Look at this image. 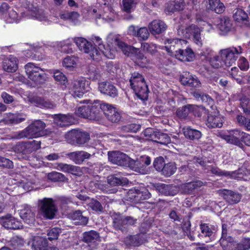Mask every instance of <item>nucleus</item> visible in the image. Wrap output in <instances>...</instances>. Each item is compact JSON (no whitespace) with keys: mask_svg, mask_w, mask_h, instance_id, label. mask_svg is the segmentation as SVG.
<instances>
[{"mask_svg":"<svg viewBox=\"0 0 250 250\" xmlns=\"http://www.w3.org/2000/svg\"><path fill=\"white\" fill-rule=\"evenodd\" d=\"M74 42L81 51L89 54L91 58L94 61H100L102 54L108 59H113L115 58L114 53L111 50L105 48L102 39L99 37H96L94 39V44L98 46V49L93 46L90 42L82 37L75 38Z\"/></svg>","mask_w":250,"mask_h":250,"instance_id":"obj_1","label":"nucleus"},{"mask_svg":"<svg viewBox=\"0 0 250 250\" xmlns=\"http://www.w3.org/2000/svg\"><path fill=\"white\" fill-rule=\"evenodd\" d=\"M165 44H170L169 47L164 46L165 49L170 56H174L179 60L184 62H192L195 59V54L188 46L185 48L182 45H187L188 42L182 39H167L165 40Z\"/></svg>","mask_w":250,"mask_h":250,"instance_id":"obj_2","label":"nucleus"},{"mask_svg":"<svg viewBox=\"0 0 250 250\" xmlns=\"http://www.w3.org/2000/svg\"><path fill=\"white\" fill-rule=\"evenodd\" d=\"M219 243L223 250L250 249V238H244L239 243L234 241L232 237L228 235L227 225L226 224L222 225V235Z\"/></svg>","mask_w":250,"mask_h":250,"instance_id":"obj_3","label":"nucleus"},{"mask_svg":"<svg viewBox=\"0 0 250 250\" xmlns=\"http://www.w3.org/2000/svg\"><path fill=\"white\" fill-rule=\"evenodd\" d=\"M129 82L131 88L137 97L142 101L147 100L149 91L144 77L139 73L135 72L132 73Z\"/></svg>","mask_w":250,"mask_h":250,"instance_id":"obj_4","label":"nucleus"},{"mask_svg":"<svg viewBox=\"0 0 250 250\" xmlns=\"http://www.w3.org/2000/svg\"><path fill=\"white\" fill-rule=\"evenodd\" d=\"M45 124L41 120H36L32 122L23 130L17 133L18 139L23 138H34L44 135Z\"/></svg>","mask_w":250,"mask_h":250,"instance_id":"obj_5","label":"nucleus"},{"mask_svg":"<svg viewBox=\"0 0 250 250\" xmlns=\"http://www.w3.org/2000/svg\"><path fill=\"white\" fill-rule=\"evenodd\" d=\"M109 160L113 164L119 166L129 167L135 171H139V167H136L139 164L137 161L130 160V158L124 153L119 151L108 152Z\"/></svg>","mask_w":250,"mask_h":250,"instance_id":"obj_6","label":"nucleus"},{"mask_svg":"<svg viewBox=\"0 0 250 250\" xmlns=\"http://www.w3.org/2000/svg\"><path fill=\"white\" fill-rule=\"evenodd\" d=\"M38 206L42 215L45 218H55L58 209L53 198L44 197L38 201Z\"/></svg>","mask_w":250,"mask_h":250,"instance_id":"obj_7","label":"nucleus"},{"mask_svg":"<svg viewBox=\"0 0 250 250\" xmlns=\"http://www.w3.org/2000/svg\"><path fill=\"white\" fill-rule=\"evenodd\" d=\"M25 70L28 78L36 84H42L46 81V75L44 71L34 63H27L25 65Z\"/></svg>","mask_w":250,"mask_h":250,"instance_id":"obj_8","label":"nucleus"},{"mask_svg":"<svg viewBox=\"0 0 250 250\" xmlns=\"http://www.w3.org/2000/svg\"><path fill=\"white\" fill-rule=\"evenodd\" d=\"M242 53L241 46L229 47L222 49L220 51L221 58L224 62V64L229 67L235 63L239 55Z\"/></svg>","mask_w":250,"mask_h":250,"instance_id":"obj_9","label":"nucleus"},{"mask_svg":"<svg viewBox=\"0 0 250 250\" xmlns=\"http://www.w3.org/2000/svg\"><path fill=\"white\" fill-rule=\"evenodd\" d=\"M126 56L129 57L138 65L142 68H146L150 64V61L145 56L142 51L134 46L129 47Z\"/></svg>","mask_w":250,"mask_h":250,"instance_id":"obj_10","label":"nucleus"},{"mask_svg":"<svg viewBox=\"0 0 250 250\" xmlns=\"http://www.w3.org/2000/svg\"><path fill=\"white\" fill-rule=\"evenodd\" d=\"M41 147V142L33 140L30 142H19L14 147V150L17 153L26 154L33 151H36Z\"/></svg>","mask_w":250,"mask_h":250,"instance_id":"obj_11","label":"nucleus"},{"mask_svg":"<svg viewBox=\"0 0 250 250\" xmlns=\"http://www.w3.org/2000/svg\"><path fill=\"white\" fill-rule=\"evenodd\" d=\"M137 219L131 216H122L117 215L114 217L112 226L116 230H120L122 232L126 230L129 226L136 223Z\"/></svg>","mask_w":250,"mask_h":250,"instance_id":"obj_12","label":"nucleus"},{"mask_svg":"<svg viewBox=\"0 0 250 250\" xmlns=\"http://www.w3.org/2000/svg\"><path fill=\"white\" fill-rule=\"evenodd\" d=\"M104 114L106 118L112 123H118L121 119V112L118 108L113 105L105 103L103 105Z\"/></svg>","mask_w":250,"mask_h":250,"instance_id":"obj_13","label":"nucleus"},{"mask_svg":"<svg viewBox=\"0 0 250 250\" xmlns=\"http://www.w3.org/2000/svg\"><path fill=\"white\" fill-rule=\"evenodd\" d=\"M244 133L238 129L232 130L229 132L228 135H225L224 139L228 143L242 148L244 146L242 141Z\"/></svg>","mask_w":250,"mask_h":250,"instance_id":"obj_14","label":"nucleus"},{"mask_svg":"<svg viewBox=\"0 0 250 250\" xmlns=\"http://www.w3.org/2000/svg\"><path fill=\"white\" fill-rule=\"evenodd\" d=\"M220 194L229 205H234L238 203L242 198L241 193L237 191H234L227 189L221 190Z\"/></svg>","mask_w":250,"mask_h":250,"instance_id":"obj_15","label":"nucleus"},{"mask_svg":"<svg viewBox=\"0 0 250 250\" xmlns=\"http://www.w3.org/2000/svg\"><path fill=\"white\" fill-rule=\"evenodd\" d=\"M105 105V103H102L100 101H95L93 103L89 104V120H98L102 113H104L105 108H103V105Z\"/></svg>","mask_w":250,"mask_h":250,"instance_id":"obj_16","label":"nucleus"},{"mask_svg":"<svg viewBox=\"0 0 250 250\" xmlns=\"http://www.w3.org/2000/svg\"><path fill=\"white\" fill-rule=\"evenodd\" d=\"M54 122L59 127L68 126L75 122L74 117L70 114H57L53 116Z\"/></svg>","mask_w":250,"mask_h":250,"instance_id":"obj_17","label":"nucleus"},{"mask_svg":"<svg viewBox=\"0 0 250 250\" xmlns=\"http://www.w3.org/2000/svg\"><path fill=\"white\" fill-rule=\"evenodd\" d=\"M98 88L101 93L110 97L115 98L118 95L117 88L110 82L105 81L100 83Z\"/></svg>","mask_w":250,"mask_h":250,"instance_id":"obj_18","label":"nucleus"},{"mask_svg":"<svg viewBox=\"0 0 250 250\" xmlns=\"http://www.w3.org/2000/svg\"><path fill=\"white\" fill-rule=\"evenodd\" d=\"M224 119L218 111L211 112L208 114L207 125L209 128H220L223 125Z\"/></svg>","mask_w":250,"mask_h":250,"instance_id":"obj_19","label":"nucleus"},{"mask_svg":"<svg viewBox=\"0 0 250 250\" xmlns=\"http://www.w3.org/2000/svg\"><path fill=\"white\" fill-rule=\"evenodd\" d=\"M151 34L154 36L164 33L167 28V25L161 20H154L148 25Z\"/></svg>","mask_w":250,"mask_h":250,"instance_id":"obj_20","label":"nucleus"},{"mask_svg":"<svg viewBox=\"0 0 250 250\" xmlns=\"http://www.w3.org/2000/svg\"><path fill=\"white\" fill-rule=\"evenodd\" d=\"M242 171L244 170L242 168H239L237 170L229 172L222 170L217 167L210 166V172L218 176L233 177L237 175V178H243Z\"/></svg>","mask_w":250,"mask_h":250,"instance_id":"obj_21","label":"nucleus"},{"mask_svg":"<svg viewBox=\"0 0 250 250\" xmlns=\"http://www.w3.org/2000/svg\"><path fill=\"white\" fill-rule=\"evenodd\" d=\"M180 81L183 85L192 87L200 86V81L192 76L189 72H184L180 77Z\"/></svg>","mask_w":250,"mask_h":250,"instance_id":"obj_22","label":"nucleus"},{"mask_svg":"<svg viewBox=\"0 0 250 250\" xmlns=\"http://www.w3.org/2000/svg\"><path fill=\"white\" fill-rule=\"evenodd\" d=\"M66 156L76 164L81 165L86 159L91 157V154L84 151H76L66 154Z\"/></svg>","mask_w":250,"mask_h":250,"instance_id":"obj_23","label":"nucleus"},{"mask_svg":"<svg viewBox=\"0 0 250 250\" xmlns=\"http://www.w3.org/2000/svg\"><path fill=\"white\" fill-rule=\"evenodd\" d=\"M201 29L196 25L192 24L186 28V33L189 37H193L194 42L199 46L202 45V41L201 37Z\"/></svg>","mask_w":250,"mask_h":250,"instance_id":"obj_24","label":"nucleus"},{"mask_svg":"<svg viewBox=\"0 0 250 250\" xmlns=\"http://www.w3.org/2000/svg\"><path fill=\"white\" fill-rule=\"evenodd\" d=\"M71 139L78 145H83L87 143L90 139L88 133L79 130H72L69 133Z\"/></svg>","mask_w":250,"mask_h":250,"instance_id":"obj_25","label":"nucleus"},{"mask_svg":"<svg viewBox=\"0 0 250 250\" xmlns=\"http://www.w3.org/2000/svg\"><path fill=\"white\" fill-rule=\"evenodd\" d=\"M204 185V184L202 181L195 180L183 184L182 186V189L185 193L192 194L198 191Z\"/></svg>","mask_w":250,"mask_h":250,"instance_id":"obj_26","label":"nucleus"},{"mask_svg":"<svg viewBox=\"0 0 250 250\" xmlns=\"http://www.w3.org/2000/svg\"><path fill=\"white\" fill-rule=\"evenodd\" d=\"M72 90L75 98H81L87 91L85 87V80H77L73 82Z\"/></svg>","mask_w":250,"mask_h":250,"instance_id":"obj_27","label":"nucleus"},{"mask_svg":"<svg viewBox=\"0 0 250 250\" xmlns=\"http://www.w3.org/2000/svg\"><path fill=\"white\" fill-rule=\"evenodd\" d=\"M18 60L13 55L4 58L3 61L2 66L4 70L8 72H14L18 67Z\"/></svg>","mask_w":250,"mask_h":250,"instance_id":"obj_28","label":"nucleus"},{"mask_svg":"<svg viewBox=\"0 0 250 250\" xmlns=\"http://www.w3.org/2000/svg\"><path fill=\"white\" fill-rule=\"evenodd\" d=\"M129 32L133 36L138 38L140 41H146L149 36V32L146 27L138 28L134 25L130 26Z\"/></svg>","mask_w":250,"mask_h":250,"instance_id":"obj_29","label":"nucleus"},{"mask_svg":"<svg viewBox=\"0 0 250 250\" xmlns=\"http://www.w3.org/2000/svg\"><path fill=\"white\" fill-rule=\"evenodd\" d=\"M32 103L38 107L46 109H53L56 107L55 104L52 101L42 97H34Z\"/></svg>","mask_w":250,"mask_h":250,"instance_id":"obj_30","label":"nucleus"},{"mask_svg":"<svg viewBox=\"0 0 250 250\" xmlns=\"http://www.w3.org/2000/svg\"><path fill=\"white\" fill-rule=\"evenodd\" d=\"M19 214L21 218L28 224L33 223L35 220V214L29 206H24L20 210Z\"/></svg>","mask_w":250,"mask_h":250,"instance_id":"obj_31","label":"nucleus"},{"mask_svg":"<svg viewBox=\"0 0 250 250\" xmlns=\"http://www.w3.org/2000/svg\"><path fill=\"white\" fill-rule=\"evenodd\" d=\"M233 18L237 22H244L247 26H250V17L248 13L242 8H236L234 10Z\"/></svg>","mask_w":250,"mask_h":250,"instance_id":"obj_32","label":"nucleus"},{"mask_svg":"<svg viewBox=\"0 0 250 250\" xmlns=\"http://www.w3.org/2000/svg\"><path fill=\"white\" fill-rule=\"evenodd\" d=\"M185 137L190 140H198L202 136L200 131L194 129L190 126H185L183 128Z\"/></svg>","mask_w":250,"mask_h":250,"instance_id":"obj_33","label":"nucleus"},{"mask_svg":"<svg viewBox=\"0 0 250 250\" xmlns=\"http://www.w3.org/2000/svg\"><path fill=\"white\" fill-rule=\"evenodd\" d=\"M193 96L197 101H201L204 106L212 107L214 100L208 95L199 91H194L193 92Z\"/></svg>","mask_w":250,"mask_h":250,"instance_id":"obj_34","label":"nucleus"},{"mask_svg":"<svg viewBox=\"0 0 250 250\" xmlns=\"http://www.w3.org/2000/svg\"><path fill=\"white\" fill-rule=\"evenodd\" d=\"M3 226L7 229H18L22 227V224L21 221L10 215L4 219Z\"/></svg>","mask_w":250,"mask_h":250,"instance_id":"obj_35","label":"nucleus"},{"mask_svg":"<svg viewBox=\"0 0 250 250\" xmlns=\"http://www.w3.org/2000/svg\"><path fill=\"white\" fill-rule=\"evenodd\" d=\"M151 138L155 142L162 145H167L171 142L170 137L166 133L160 131H154Z\"/></svg>","mask_w":250,"mask_h":250,"instance_id":"obj_36","label":"nucleus"},{"mask_svg":"<svg viewBox=\"0 0 250 250\" xmlns=\"http://www.w3.org/2000/svg\"><path fill=\"white\" fill-rule=\"evenodd\" d=\"M70 218L75 221V223L79 225H86L88 221V218L83 215L80 210L72 211L69 214Z\"/></svg>","mask_w":250,"mask_h":250,"instance_id":"obj_37","label":"nucleus"},{"mask_svg":"<svg viewBox=\"0 0 250 250\" xmlns=\"http://www.w3.org/2000/svg\"><path fill=\"white\" fill-rule=\"evenodd\" d=\"M100 234L96 230L85 231L83 234V241L86 243H94L100 240Z\"/></svg>","mask_w":250,"mask_h":250,"instance_id":"obj_38","label":"nucleus"},{"mask_svg":"<svg viewBox=\"0 0 250 250\" xmlns=\"http://www.w3.org/2000/svg\"><path fill=\"white\" fill-rule=\"evenodd\" d=\"M48 242L46 238L37 237L32 242V249L33 250H47Z\"/></svg>","mask_w":250,"mask_h":250,"instance_id":"obj_39","label":"nucleus"},{"mask_svg":"<svg viewBox=\"0 0 250 250\" xmlns=\"http://www.w3.org/2000/svg\"><path fill=\"white\" fill-rule=\"evenodd\" d=\"M194 108H196L195 105L187 104L179 107L176 110V114L180 119H186Z\"/></svg>","mask_w":250,"mask_h":250,"instance_id":"obj_40","label":"nucleus"},{"mask_svg":"<svg viewBox=\"0 0 250 250\" xmlns=\"http://www.w3.org/2000/svg\"><path fill=\"white\" fill-rule=\"evenodd\" d=\"M58 167L62 171L78 175L82 172L80 167L67 164L60 163Z\"/></svg>","mask_w":250,"mask_h":250,"instance_id":"obj_41","label":"nucleus"},{"mask_svg":"<svg viewBox=\"0 0 250 250\" xmlns=\"http://www.w3.org/2000/svg\"><path fill=\"white\" fill-rule=\"evenodd\" d=\"M232 26V21L229 18L223 17L219 19L218 27L221 31L228 32L231 30Z\"/></svg>","mask_w":250,"mask_h":250,"instance_id":"obj_42","label":"nucleus"},{"mask_svg":"<svg viewBox=\"0 0 250 250\" xmlns=\"http://www.w3.org/2000/svg\"><path fill=\"white\" fill-rule=\"evenodd\" d=\"M185 4L184 0H175L168 4L166 10L169 13L180 11L183 10Z\"/></svg>","mask_w":250,"mask_h":250,"instance_id":"obj_43","label":"nucleus"},{"mask_svg":"<svg viewBox=\"0 0 250 250\" xmlns=\"http://www.w3.org/2000/svg\"><path fill=\"white\" fill-rule=\"evenodd\" d=\"M208 1L209 8L211 10L217 14H222L224 12L225 7L220 0H208Z\"/></svg>","mask_w":250,"mask_h":250,"instance_id":"obj_44","label":"nucleus"},{"mask_svg":"<svg viewBox=\"0 0 250 250\" xmlns=\"http://www.w3.org/2000/svg\"><path fill=\"white\" fill-rule=\"evenodd\" d=\"M54 78L62 86V89H64L67 87L68 80L66 76L59 70H56L54 72Z\"/></svg>","mask_w":250,"mask_h":250,"instance_id":"obj_45","label":"nucleus"},{"mask_svg":"<svg viewBox=\"0 0 250 250\" xmlns=\"http://www.w3.org/2000/svg\"><path fill=\"white\" fill-rule=\"evenodd\" d=\"M89 104L82 105L76 109L75 114L79 117L89 119Z\"/></svg>","mask_w":250,"mask_h":250,"instance_id":"obj_46","label":"nucleus"},{"mask_svg":"<svg viewBox=\"0 0 250 250\" xmlns=\"http://www.w3.org/2000/svg\"><path fill=\"white\" fill-rule=\"evenodd\" d=\"M141 47L145 52L151 55H155L158 52L156 44L153 43L142 42Z\"/></svg>","mask_w":250,"mask_h":250,"instance_id":"obj_47","label":"nucleus"},{"mask_svg":"<svg viewBox=\"0 0 250 250\" xmlns=\"http://www.w3.org/2000/svg\"><path fill=\"white\" fill-rule=\"evenodd\" d=\"M176 170V167L174 163L169 162L165 164L164 168L161 171L163 175L169 177L174 173Z\"/></svg>","mask_w":250,"mask_h":250,"instance_id":"obj_48","label":"nucleus"},{"mask_svg":"<svg viewBox=\"0 0 250 250\" xmlns=\"http://www.w3.org/2000/svg\"><path fill=\"white\" fill-rule=\"evenodd\" d=\"M125 178L118 177L116 175H111L108 177L107 181L112 186L124 185L125 183Z\"/></svg>","mask_w":250,"mask_h":250,"instance_id":"obj_49","label":"nucleus"},{"mask_svg":"<svg viewBox=\"0 0 250 250\" xmlns=\"http://www.w3.org/2000/svg\"><path fill=\"white\" fill-rule=\"evenodd\" d=\"M26 115L22 113L12 114L8 116V121L12 124H18L25 120Z\"/></svg>","mask_w":250,"mask_h":250,"instance_id":"obj_50","label":"nucleus"},{"mask_svg":"<svg viewBox=\"0 0 250 250\" xmlns=\"http://www.w3.org/2000/svg\"><path fill=\"white\" fill-rule=\"evenodd\" d=\"M212 226L207 223H201L200 225V229L201 235L204 237H210L213 234Z\"/></svg>","mask_w":250,"mask_h":250,"instance_id":"obj_51","label":"nucleus"},{"mask_svg":"<svg viewBox=\"0 0 250 250\" xmlns=\"http://www.w3.org/2000/svg\"><path fill=\"white\" fill-rule=\"evenodd\" d=\"M138 194L137 188L129 189L126 195V200L131 203H139Z\"/></svg>","mask_w":250,"mask_h":250,"instance_id":"obj_52","label":"nucleus"},{"mask_svg":"<svg viewBox=\"0 0 250 250\" xmlns=\"http://www.w3.org/2000/svg\"><path fill=\"white\" fill-rule=\"evenodd\" d=\"M78 61V58L74 56H67L64 58L62 62V65L65 68L74 67Z\"/></svg>","mask_w":250,"mask_h":250,"instance_id":"obj_53","label":"nucleus"},{"mask_svg":"<svg viewBox=\"0 0 250 250\" xmlns=\"http://www.w3.org/2000/svg\"><path fill=\"white\" fill-rule=\"evenodd\" d=\"M89 207L93 211L97 212H102L103 207L101 203L96 199H91L88 204Z\"/></svg>","mask_w":250,"mask_h":250,"instance_id":"obj_54","label":"nucleus"},{"mask_svg":"<svg viewBox=\"0 0 250 250\" xmlns=\"http://www.w3.org/2000/svg\"><path fill=\"white\" fill-rule=\"evenodd\" d=\"M48 179L52 182H63L66 178L63 174L57 172H52L48 173Z\"/></svg>","mask_w":250,"mask_h":250,"instance_id":"obj_55","label":"nucleus"},{"mask_svg":"<svg viewBox=\"0 0 250 250\" xmlns=\"http://www.w3.org/2000/svg\"><path fill=\"white\" fill-rule=\"evenodd\" d=\"M61 232V229L59 228L55 227L52 228L47 232L48 239L50 241L56 240Z\"/></svg>","mask_w":250,"mask_h":250,"instance_id":"obj_56","label":"nucleus"},{"mask_svg":"<svg viewBox=\"0 0 250 250\" xmlns=\"http://www.w3.org/2000/svg\"><path fill=\"white\" fill-rule=\"evenodd\" d=\"M165 161L162 156H159L154 160L153 165L154 168L158 171L161 172L164 168Z\"/></svg>","mask_w":250,"mask_h":250,"instance_id":"obj_57","label":"nucleus"},{"mask_svg":"<svg viewBox=\"0 0 250 250\" xmlns=\"http://www.w3.org/2000/svg\"><path fill=\"white\" fill-rule=\"evenodd\" d=\"M137 189L139 203L142 202L144 200L148 199L150 197L151 194L148 189L145 188Z\"/></svg>","mask_w":250,"mask_h":250,"instance_id":"obj_58","label":"nucleus"},{"mask_svg":"<svg viewBox=\"0 0 250 250\" xmlns=\"http://www.w3.org/2000/svg\"><path fill=\"white\" fill-rule=\"evenodd\" d=\"M209 62L212 67L214 68H218L223 66L224 62L220 56H216L211 58Z\"/></svg>","mask_w":250,"mask_h":250,"instance_id":"obj_59","label":"nucleus"},{"mask_svg":"<svg viewBox=\"0 0 250 250\" xmlns=\"http://www.w3.org/2000/svg\"><path fill=\"white\" fill-rule=\"evenodd\" d=\"M123 10L127 13L131 12L132 8L134 4V0H123Z\"/></svg>","mask_w":250,"mask_h":250,"instance_id":"obj_60","label":"nucleus"},{"mask_svg":"<svg viewBox=\"0 0 250 250\" xmlns=\"http://www.w3.org/2000/svg\"><path fill=\"white\" fill-rule=\"evenodd\" d=\"M122 128L125 132H137L141 129V125L136 124H131L123 126Z\"/></svg>","mask_w":250,"mask_h":250,"instance_id":"obj_61","label":"nucleus"},{"mask_svg":"<svg viewBox=\"0 0 250 250\" xmlns=\"http://www.w3.org/2000/svg\"><path fill=\"white\" fill-rule=\"evenodd\" d=\"M64 19L75 22L77 21L80 17V14L78 12L72 11L67 12L63 15Z\"/></svg>","mask_w":250,"mask_h":250,"instance_id":"obj_62","label":"nucleus"},{"mask_svg":"<svg viewBox=\"0 0 250 250\" xmlns=\"http://www.w3.org/2000/svg\"><path fill=\"white\" fill-rule=\"evenodd\" d=\"M241 107L244 113L250 115V100L244 99L240 102Z\"/></svg>","mask_w":250,"mask_h":250,"instance_id":"obj_63","label":"nucleus"},{"mask_svg":"<svg viewBox=\"0 0 250 250\" xmlns=\"http://www.w3.org/2000/svg\"><path fill=\"white\" fill-rule=\"evenodd\" d=\"M11 242L12 245L16 249L21 248L25 243L23 239L17 236L13 237Z\"/></svg>","mask_w":250,"mask_h":250,"instance_id":"obj_64","label":"nucleus"}]
</instances>
